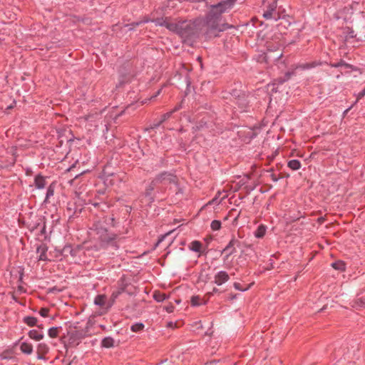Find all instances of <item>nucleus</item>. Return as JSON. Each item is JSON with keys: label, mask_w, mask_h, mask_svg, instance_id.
<instances>
[{"label": "nucleus", "mask_w": 365, "mask_h": 365, "mask_svg": "<svg viewBox=\"0 0 365 365\" xmlns=\"http://www.w3.org/2000/svg\"><path fill=\"white\" fill-rule=\"evenodd\" d=\"M288 167L293 170H297L301 167V163L297 160H291L288 162Z\"/></svg>", "instance_id": "nucleus-15"}, {"label": "nucleus", "mask_w": 365, "mask_h": 365, "mask_svg": "<svg viewBox=\"0 0 365 365\" xmlns=\"http://www.w3.org/2000/svg\"><path fill=\"white\" fill-rule=\"evenodd\" d=\"M190 249L194 252H201L202 245L199 241H193L190 245Z\"/></svg>", "instance_id": "nucleus-13"}, {"label": "nucleus", "mask_w": 365, "mask_h": 365, "mask_svg": "<svg viewBox=\"0 0 365 365\" xmlns=\"http://www.w3.org/2000/svg\"><path fill=\"white\" fill-rule=\"evenodd\" d=\"M102 346L106 348H110L113 346L114 340L111 337H106L102 340Z\"/></svg>", "instance_id": "nucleus-16"}, {"label": "nucleus", "mask_w": 365, "mask_h": 365, "mask_svg": "<svg viewBox=\"0 0 365 365\" xmlns=\"http://www.w3.org/2000/svg\"><path fill=\"white\" fill-rule=\"evenodd\" d=\"M265 227L263 225H260L258 227L255 232V237L258 238L262 237L265 235Z\"/></svg>", "instance_id": "nucleus-18"}, {"label": "nucleus", "mask_w": 365, "mask_h": 365, "mask_svg": "<svg viewBox=\"0 0 365 365\" xmlns=\"http://www.w3.org/2000/svg\"><path fill=\"white\" fill-rule=\"evenodd\" d=\"M234 287H235L236 289H238V290H240V291H245V290H247V289L250 287V285H249V286H248V287H242L240 283H238V282H235V283H234Z\"/></svg>", "instance_id": "nucleus-26"}, {"label": "nucleus", "mask_w": 365, "mask_h": 365, "mask_svg": "<svg viewBox=\"0 0 365 365\" xmlns=\"http://www.w3.org/2000/svg\"><path fill=\"white\" fill-rule=\"evenodd\" d=\"M53 195V190L49 187L47 190L46 197H49L50 196H52Z\"/></svg>", "instance_id": "nucleus-31"}, {"label": "nucleus", "mask_w": 365, "mask_h": 365, "mask_svg": "<svg viewBox=\"0 0 365 365\" xmlns=\"http://www.w3.org/2000/svg\"><path fill=\"white\" fill-rule=\"evenodd\" d=\"M155 22L157 25L164 26L170 31L176 32L182 36H188L192 34V28L190 21H180L165 18L158 19Z\"/></svg>", "instance_id": "nucleus-1"}, {"label": "nucleus", "mask_w": 365, "mask_h": 365, "mask_svg": "<svg viewBox=\"0 0 365 365\" xmlns=\"http://www.w3.org/2000/svg\"><path fill=\"white\" fill-rule=\"evenodd\" d=\"M277 7V1L274 2L267 6V10L264 13L263 16L267 19H277V15L275 13V9Z\"/></svg>", "instance_id": "nucleus-5"}, {"label": "nucleus", "mask_w": 365, "mask_h": 365, "mask_svg": "<svg viewBox=\"0 0 365 365\" xmlns=\"http://www.w3.org/2000/svg\"><path fill=\"white\" fill-rule=\"evenodd\" d=\"M355 308H364L365 307V298H359L354 302L352 305Z\"/></svg>", "instance_id": "nucleus-17"}, {"label": "nucleus", "mask_w": 365, "mask_h": 365, "mask_svg": "<svg viewBox=\"0 0 365 365\" xmlns=\"http://www.w3.org/2000/svg\"><path fill=\"white\" fill-rule=\"evenodd\" d=\"M123 292V289L122 290H118L116 292H113L112 295H111V297L113 298V300L114 301L118 297L119 294H120V293Z\"/></svg>", "instance_id": "nucleus-28"}, {"label": "nucleus", "mask_w": 365, "mask_h": 365, "mask_svg": "<svg viewBox=\"0 0 365 365\" xmlns=\"http://www.w3.org/2000/svg\"><path fill=\"white\" fill-rule=\"evenodd\" d=\"M144 328V324L142 323H137L131 326V330L134 332H138Z\"/></svg>", "instance_id": "nucleus-22"}, {"label": "nucleus", "mask_w": 365, "mask_h": 365, "mask_svg": "<svg viewBox=\"0 0 365 365\" xmlns=\"http://www.w3.org/2000/svg\"><path fill=\"white\" fill-rule=\"evenodd\" d=\"M106 297L103 294H99L96 297L94 303L96 305L100 306L102 308H105L106 310L110 307V305L106 306Z\"/></svg>", "instance_id": "nucleus-9"}, {"label": "nucleus", "mask_w": 365, "mask_h": 365, "mask_svg": "<svg viewBox=\"0 0 365 365\" xmlns=\"http://www.w3.org/2000/svg\"><path fill=\"white\" fill-rule=\"evenodd\" d=\"M165 309L168 312V313H171L173 312L174 310V307L173 305H168V306H166L165 307Z\"/></svg>", "instance_id": "nucleus-30"}, {"label": "nucleus", "mask_w": 365, "mask_h": 365, "mask_svg": "<svg viewBox=\"0 0 365 365\" xmlns=\"http://www.w3.org/2000/svg\"><path fill=\"white\" fill-rule=\"evenodd\" d=\"M49 309L47 308H41L39 311L41 316L46 317L48 314Z\"/></svg>", "instance_id": "nucleus-27"}, {"label": "nucleus", "mask_w": 365, "mask_h": 365, "mask_svg": "<svg viewBox=\"0 0 365 365\" xmlns=\"http://www.w3.org/2000/svg\"><path fill=\"white\" fill-rule=\"evenodd\" d=\"M229 275L225 271L217 272L214 277V282L217 285H222L223 283L229 280Z\"/></svg>", "instance_id": "nucleus-6"}, {"label": "nucleus", "mask_w": 365, "mask_h": 365, "mask_svg": "<svg viewBox=\"0 0 365 365\" xmlns=\"http://www.w3.org/2000/svg\"><path fill=\"white\" fill-rule=\"evenodd\" d=\"M46 252L47 247L45 245H41L37 248V252L39 254V260L45 261L47 259Z\"/></svg>", "instance_id": "nucleus-10"}, {"label": "nucleus", "mask_w": 365, "mask_h": 365, "mask_svg": "<svg viewBox=\"0 0 365 365\" xmlns=\"http://www.w3.org/2000/svg\"><path fill=\"white\" fill-rule=\"evenodd\" d=\"M28 334L31 339L36 341H40L43 338V334L35 329L31 330Z\"/></svg>", "instance_id": "nucleus-12"}, {"label": "nucleus", "mask_w": 365, "mask_h": 365, "mask_svg": "<svg viewBox=\"0 0 365 365\" xmlns=\"http://www.w3.org/2000/svg\"><path fill=\"white\" fill-rule=\"evenodd\" d=\"M105 220L99 219L94 222L92 230L96 232V235L103 241H109L113 240V237L107 233V228L104 225Z\"/></svg>", "instance_id": "nucleus-2"}, {"label": "nucleus", "mask_w": 365, "mask_h": 365, "mask_svg": "<svg viewBox=\"0 0 365 365\" xmlns=\"http://www.w3.org/2000/svg\"><path fill=\"white\" fill-rule=\"evenodd\" d=\"M365 96V88L358 93L356 100L359 101Z\"/></svg>", "instance_id": "nucleus-29"}, {"label": "nucleus", "mask_w": 365, "mask_h": 365, "mask_svg": "<svg viewBox=\"0 0 365 365\" xmlns=\"http://www.w3.org/2000/svg\"><path fill=\"white\" fill-rule=\"evenodd\" d=\"M59 329L58 327H52L48 329V334L51 338H56L58 336Z\"/></svg>", "instance_id": "nucleus-20"}, {"label": "nucleus", "mask_w": 365, "mask_h": 365, "mask_svg": "<svg viewBox=\"0 0 365 365\" xmlns=\"http://www.w3.org/2000/svg\"><path fill=\"white\" fill-rule=\"evenodd\" d=\"M49 347L45 343H40L37 346L36 353L38 359H44L45 355L48 352Z\"/></svg>", "instance_id": "nucleus-7"}, {"label": "nucleus", "mask_w": 365, "mask_h": 365, "mask_svg": "<svg viewBox=\"0 0 365 365\" xmlns=\"http://www.w3.org/2000/svg\"><path fill=\"white\" fill-rule=\"evenodd\" d=\"M191 304L193 306H198L201 304V299L198 296H195L191 298Z\"/></svg>", "instance_id": "nucleus-25"}, {"label": "nucleus", "mask_w": 365, "mask_h": 365, "mask_svg": "<svg viewBox=\"0 0 365 365\" xmlns=\"http://www.w3.org/2000/svg\"><path fill=\"white\" fill-rule=\"evenodd\" d=\"M221 227V222L219 220H213L211 222V228L212 230H218Z\"/></svg>", "instance_id": "nucleus-24"}, {"label": "nucleus", "mask_w": 365, "mask_h": 365, "mask_svg": "<svg viewBox=\"0 0 365 365\" xmlns=\"http://www.w3.org/2000/svg\"><path fill=\"white\" fill-rule=\"evenodd\" d=\"M170 113H167L164 115V119H165V118H168L170 116Z\"/></svg>", "instance_id": "nucleus-32"}, {"label": "nucleus", "mask_w": 365, "mask_h": 365, "mask_svg": "<svg viewBox=\"0 0 365 365\" xmlns=\"http://www.w3.org/2000/svg\"><path fill=\"white\" fill-rule=\"evenodd\" d=\"M24 322L30 327H33L36 325L37 322V319L35 317H29L25 318Z\"/></svg>", "instance_id": "nucleus-21"}, {"label": "nucleus", "mask_w": 365, "mask_h": 365, "mask_svg": "<svg viewBox=\"0 0 365 365\" xmlns=\"http://www.w3.org/2000/svg\"><path fill=\"white\" fill-rule=\"evenodd\" d=\"M46 184L45 178L42 176H36L35 178L36 187L38 189L43 188Z\"/></svg>", "instance_id": "nucleus-14"}, {"label": "nucleus", "mask_w": 365, "mask_h": 365, "mask_svg": "<svg viewBox=\"0 0 365 365\" xmlns=\"http://www.w3.org/2000/svg\"><path fill=\"white\" fill-rule=\"evenodd\" d=\"M266 0H264V2H265Z\"/></svg>", "instance_id": "nucleus-33"}, {"label": "nucleus", "mask_w": 365, "mask_h": 365, "mask_svg": "<svg viewBox=\"0 0 365 365\" xmlns=\"http://www.w3.org/2000/svg\"><path fill=\"white\" fill-rule=\"evenodd\" d=\"M332 267L335 269H338V270H344L345 269V264L343 262H341V261H339V262H334L332 264Z\"/></svg>", "instance_id": "nucleus-23"}, {"label": "nucleus", "mask_w": 365, "mask_h": 365, "mask_svg": "<svg viewBox=\"0 0 365 365\" xmlns=\"http://www.w3.org/2000/svg\"><path fill=\"white\" fill-rule=\"evenodd\" d=\"M175 176L168 174V173H162L157 176L155 179L151 182L150 186L146 190V195H150L151 191L155 188V187L158 183H171V182H175Z\"/></svg>", "instance_id": "nucleus-3"}, {"label": "nucleus", "mask_w": 365, "mask_h": 365, "mask_svg": "<svg viewBox=\"0 0 365 365\" xmlns=\"http://www.w3.org/2000/svg\"><path fill=\"white\" fill-rule=\"evenodd\" d=\"M237 240L232 239L230 240L229 244L225 247L222 250V253H226L225 260L228 259L229 256L233 254L235 252V248L234 247L235 245L237 243Z\"/></svg>", "instance_id": "nucleus-8"}, {"label": "nucleus", "mask_w": 365, "mask_h": 365, "mask_svg": "<svg viewBox=\"0 0 365 365\" xmlns=\"http://www.w3.org/2000/svg\"><path fill=\"white\" fill-rule=\"evenodd\" d=\"M235 0H227L212 6L210 15L213 18H217L221 14L231 9Z\"/></svg>", "instance_id": "nucleus-4"}, {"label": "nucleus", "mask_w": 365, "mask_h": 365, "mask_svg": "<svg viewBox=\"0 0 365 365\" xmlns=\"http://www.w3.org/2000/svg\"><path fill=\"white\" fill-rule=\"evenodd\" d=\"M21 351L26 354H31L33 352V346L31 344L23 342L20 346Z\"/></svg>", "instance_id": "nucleus-11"}, {"label": "nucleus", "mask_w": 365, "mask_h": 365, "mask_svg": "<svg viewBox=\"0 0 365 365\" xmlns=\"http://www.w3.org/2000/svg\"><path fill=\"white\" fill-rule=\"evenodd\" d=\"M153 298L157 302H163V300L165 299L166 296H165V294L161 293L160 292H155L154 294H153Z\"/></svg>", "instance_id": "nucleus-19"}]
</instances>
